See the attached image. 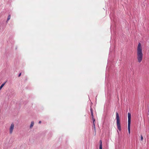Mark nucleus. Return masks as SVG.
<instances>
[{"mask_svg":"<svg viewBox=\"0 0 149 149\" xmlns=\"http://www.w3.org/2000/svg\"><path fill=\"white\" fill-rule=\"evenodd\" d=\"M102 141L101 140L100 141V146H99V148L100 149H102Z\"/></svg>","mask_w":149,"mask_h":149,"instance_id":"obj_6","label":"nucleus"},{"mask_svg":"<svg viewBox=\"0 0 149 149\" xmlns=\"http://www.w3.org/2000/svg\"><path fill=\"white\" fill-rule=\"evenodd\" d=\"M116 119L118 129L119 131H120L121 128L120 122V118L118 112L116 113Z\"/></svg>","mask_w":149,"mask_h":149,"instance_id":"obj_2","label":"nucleus"},{"mask_svg":"<svg viewBox=\"0 0 149 149\" xmlns=\"http://www.w3.org/2000/svg\"><path fill=\"white\" fill-rule=\"evenodd\" d=\"M137 55L138 62L139 63L141 62L143 57V54L142 52V47L140 43H139L137 48Z\"/></svg>","mask_w":149,"mask_h":149,"instance_id":"obj_1","label":"nucleus"},{"mask_svg":"<svg viewBox=\"0 0 149 149\" xmlns=\"http://www.w3.org/2000/svg\"><path fill=\"white\" fill-rule=\"evenodd\" d=\"M10 15H9L8 16V18H7V22L8 20H10Z\"/></svg>","mask_w":149,"mask_h":149,"instance_id":"obj_9","label":"nucleus"},{"mask_svg":"<svg viewBox=\"0 0 149 149\" xmlns=\"http://www.w3.org/2000/svg\"><path fill=\"white\" fill-rule=\"evenodd\" d=\"M41 123V121H40L39 122V123L40 124Z\"/></svg>","mask_w":149,"mask_h":149,"instance_id":"obj_12","label":"nucleus"},{"mask_svg":"<svg viewBox=\"0 0 149 149\" xmlns=\"http://www.w3.org/2000/svg\"><path fill=\"white\" fill-rule=\"evenodd\" d=\"M34 123L33 121H32L31 122L30 126V128H31L33 127V125H34Z\"/></svg>","mask_w":149,"mask_h":149,"instance_id":"obj_7","label":"nucleus"},{"mask_svg":"<svg viewBox=\"0 0 149 149\" xmlns=\"http://www.w3.org/2000/svg\"><path fill=\"white\" fill-rule=\"evenodd\" d=\"M143 136H142V135H141V141H142L143 140Z\"/></svg>","mask_w":149,"mask_h":149,"instance_id":"obj_10","label":"nucleus"},{"mask_svg":"<svg viewBox=\"0 0 149 149\" xmlns=\"http://www.w3.org/2000/svg\"><path fill=\"white\" fill-rule=\"evenodd\" d=\"M94 125V128H95V127H94L95 125H94H94Z\"/></svg>","mask_w":149,"mask_h":149,"instance_id":"obj_14","label":"nucleus"},{"mask_svg":"<svg viewBox=\"0 0 149 149\" xmlns=\"http://www.w3.org/2000/svg\"><path fill=\"white\" fill-rule=\"evenodd\" d=\"M95 119H94V122H95Z\"/></svg>","mask_w":149,"mask_h":149,"instance_id":"obj_13","label":"nucleus"},{"mask_svg":"<svg viewBox=\"0 0 149 149\" xmlns=\"http://www.w3.org/2000/svg\"><path fill=\"white\" fill-rule=\"evenodd\" d=\"M14 127V124L13 123H12L9 128V132L10 134H11L13 132Z\"/></svg>","mask_w":149,"mask_h":149,"instance_id":"obj_4","label":"nucleus"},{"mask_svg":"<svg viewBox=\"0 0 149 149\" xmlns=\"http://www.w3.org/2000/svg\"><path fill=\"white\" fill-rule=\"evenodd\" d=\"M90 110L92 116V119L93 121V109L91 107Z\"/></svg>","mask_w":149,"mask_h":149,"instance_id":"obj_5","label":"nucleus"},{"mask_svg":"<svg viewBox=\"0 0 149 149\" xmlns=\"http://www.w3.org/2000/svg\"><path fill=\"white\" fill-rule=\"evenodd\" d=\"M21 73H20L19 75H18V77H19L21 75Z\"/></svg>","mask_w":149,"mask_h":149,"instance_id":"obj_11","label":"nucleus"},{"mask_svg":"<svg viewBox=\"0 0 149 149\" xmlns=\"http://www.w3.org/2000/svg\"><path fill=\"white\" fill-rule=\"evenodd\" d=\"M5 83H3V84L0 86V90L2 89V87L4 85Z\"/></svg>","mask_w":149,"mask_h":149,"instance_id":"obj_8","label":"nucleus"},{"mask_svg":"<svg viewBox=\"0 0 149 149\" xmlns=\"http://www.w3.org/2000/svg\"><path fill=\"white\" fill-rule=\"evenodd\" d=\"M128 130L129 134L130 133V124L131 121V114L130 113H128Z\"/></svg>","mask_w":149,"mask_h":149,"instance_id":"obj_3","label":"nucleus"}]
</instances>
